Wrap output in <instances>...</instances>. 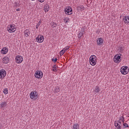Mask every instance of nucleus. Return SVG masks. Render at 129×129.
Instances as JSON below:
<instances>
[{"label":"nucleus","mask_w":129,"mask_h":129,"mask_svg":"<svg viewBox=\"0 0 129 129\" xmlns=\"http://www.w3.org/2000/svg\"><path fill=\"white\" fill-rule=\"evenodd\" d=\"M77 10L78 12H83L85 10V8L83 5H80L77 7Z\"/></svg>","instance_id":"nucleus-13"},{"label":"nucleus","mask_w":129,"mask_h":129,"mask_svg":"<svg viewBox=\"0 0 129 129\" xmlns=\"http://www.w3.org/2000/svg\"><path fill=\"white\" fill-rule=\"evenodd\" d=\"M95 91L96 92V93H98V92L100 91V90L99 89V87L98 86H96Z\"/></svg>","instance_id":"nucleus-25"},{"label":"nucleus","mask_w":129,"mask_h":129,"mask_svg":"<svg viewBox=\"0 0 129 129\" xmlns=\"http://www.w3.org/2000/svg\"><path fill=\"white\" fill-rule=\"evenodd\" d=\"M52 60L54 62V63H56V62H57V58H55L54 59H52Z\"/></svg>","instance_id":"nucleus-32"},{"label":"nucleus","mask_w":129,"mask_h":129,"mask_svg":"<svg viewBox=\"0 0 129 129\" xmlns=\"http://www.w3.org/2000/svg\"><path fill=\"white\" fill-rule=\"evenodd\" d=\"M40 25H41V21H39L37 25L36 28H38V27H39V26H40Z\"/></svg>","instance_id":"nucleus-33"},{"label":"nucleus","mask_w":129,"mask_h":129,"mask_svg":"<svg viewBox=\"0 0 129 129\" xmlns=\"http://www.w3.org/2000/svg\"><path fill=\"white\" fill-rule=\"evenodd\" d=\"M31 1H35V0H31Z\"/></svg>","instance_id":"nucleus-37"},{"label":"nucleus","mask_w":129,"mask_h":129,"mask_svg":"<svg viewBox=\"0 0 129 129\" xmlns=\"http://www.w3.org/2000/svg\"><path fill=\"white\" fill-rule=\"evenodd\" d=\"M16 11H17V12H20V9H17L16 10Z\"/></svg>","instance_id":"nucleus-35"},{"label":"nucleus","mask_w":129,"mask_h":129,"mask_svg":"<svg viewBox=\"0 0 129 129\" xmlns=\"http://www.w3.org/2000/svg\"><path fill=\"white\" fill-rule=\"evenodd\" d=\"M114 125L116 129H121V122L119 121H116L114 122Z\"/></svg>","instance_id":"nucleus-10"},{"label":"nucleus","mask_w":129,"mask_h":129,"mask_svg":"<svg viewBox=\"0 0 129 129\" xmlns=\"http://www.w3.org/2000/svg\"><path fill=\"white\" fill-rule=\"evenodd\" d=\"M50 10V6L48 4H46L44 6V11L45 12V13H47V12H49V10Z\"/></svg>","instance_id":"nucleus-17"},{"label":"nucleus","mask_w":129,"mask_h":129,"mask_svg":"<svg viewBox=\"0 0 129 129\" xmlns=\"http://www.w3.org/2000/svg\"><path fill=\"white\" fill-rule=\"evenodd\" d=\"M123 22L125 24H129V16H125L123 18Z\"/></svg>","instance_id":"nucleus-14"},{"label":"nucleus","mask_w":129,"mask_h":129,"mask_svg":"<svg viewBox=\"0 0 129 129\" xmlns=\"http://www.w3.org/2000/svg\"><path fill=\"white\" fill-rule=\"evenodd\" d=\"M0 105L2 107H6L8 104H7V103L5 102H3L0 104Z\"/></svg>","instance_id":"nucleus-21"},{"label":"nucleus","mask_w":129,"mask_h":129,"mask_svg":"<svg viewBox=\"0 0 129 129\" xmlns=\"http://www.w3.org/2000/svg\"><path fill=\"white\" fill-rule=\"evenodd\" d=\"M3 93H4V94L5 95H7L8 94V93H9V90L8 89V88H6L4 89L3 91Z\"/></svg>","instance_id":"nucleus-22"},{"label":"nucleus","mask_w":129,"mask_h":129,"mask_svg":"<svg viewBox=\"0 0 129 129\" xmlns=\"http://www.w3.org/2000/svg\"><path fill=\"white\" fill-rule=\"evenodd\" d=\"M97 45H99V46H101L102 44L103 43V39L101 38H99L97 40Z\"/></svg>","instance_id":"nucleus-16"},{"label":"nucleus","mask_w":129,"mask_h":129,"mask_svg":"<svg viewBox=\"0 0 129 129\" xmlns=\"http://www.w3.org/2000/svg\"><path fill=\"white\" fill-rule=\"evenodd\" d=\"M1 53L3 54V55H5L9 52V48H8L7 47H4L2 49L1 51Z\"/></svg>","instance_id":"nucleus-12"},{"label":"nucleus","mask_w":129,"mask_h":129,"mask_svg":"<svg viewBox=\"0 0 129 129\" xmlns=\"http://www.w3.org/2000/svg\"><path fill=\"white\" fill-rule=\"evenodd\" d=\"M15 61L17 64H21L24 61V58L21 55H17L15 58Z\"/></svg>","instance_id":"nucleus-8"},{"label":"nucleus","mask_w":129,"mask_h":129,"mask_svg":"<svg viewBox=\"0 0 129 129\" xmlns=\"http://www.w3.org/2000/svg\"><path fill=\"white\" fill-rule=\"evenodd\" d=\"M82 37H83V33H80L79 34H78V38L79 39H82Z\"/></svg>","instance_id":"nucleus-26"},{"label":"nucleus","mask_w":129,"mask_h":129,"mask_svg":"<svg viewBox=\"0 0 129 129\" xmlns=\"http://www.w3.org/2000/svg\"><path fill=\"white\" fill-rule=\"evenodd\" d=\"M38 97H39V94H38V92L36 91H32L30 93V97L31 99H33L35 100L38 98Z\"/></svg>","instance_id":"nucleus-6"},{"label":"nucleus","mask_w":129,"mask_h":129,"mask_svg":"<svg viewBox=\"0 0 129 129\" xmlns=\"http://www.w3.org/2000/svg\"><path fill=\"white\" fill-rule=\"evenodd\" d=\"M60 91V89H59V88H56L55 90V92H59Z\"/></svg>","instance_id":"nucleus-31"},{"label":"nucleus","mask_w":129,"mask_h":129,"mask_svg":"<svg viewBox=\"0 0 129 129\" xmlns=\"http://www.w3.org/2000/svg\"><path fill=\"white\" fill-rule=\"evenodd\" d=\"M129 72V69L127 66H122L120 69V73L122 75H126Z\"/></svg>","instance_id":"nucleus-3"},{"label":"nucleus","mask_w":129,"mask_h":129,"mask_svg":"<svg viewBox=\"0 0 129 129\" xmlns=\"http://www.w3.org/2000/svg\"><path fill=\"white\" fill-rule=\"evenodd\" d=\"M0 128H2V125H0Z\"/></svg>","instance_id":"nucleus-36"},{"label":"nucleus","mask_w":129,"mask_h":129,"mask_svg":"<svg viewBox=\"0 0 129 129\" xmlns=\"http://www.w3.org/2000/svg\"><path fill=\"white\" fill-rule=\"evenodd\" d=\"M119 120L120 121H122V122H124V117H123V115H122L119 117Z\"/></svg>","instance_id":"nucleus-23"},{"label":"nucleus","mask_w":129,"mask_h":129,"mask_svg":"<svg viewBox=\"0 0 129 129\" xmlns=\"http://www.w3.org/2000/svg\"><path fill=\"white\" fill-rule=\"evenodd\" d=\"M24 36L25 37H29L31 34V31H30V30L27 29H26L24 32Z\"/></svg>","instance_id":"nucleus-15"},{"label":"nucleus","mask_w":129,"mask_h":129,"mask_svg":"<svg viewBox=\"0 0 129 129\" xmlns=\"http://www.w3.org/2000/svg\"><path fill=\"white\" fill-rule=\"evenodd\" d=\"M64 13L66 15H69V16L72 15L73 14L72 8L70 7H66L64 9Z\"/></svg>","instance_id":"nucleus-7"},{"label":"nucleus","mask_w":129,"mask_h":129,"mask_svg":"<svg viewBox=\"0 0 129 129\" xmlns=\"http://www.w3.org/2000/svg\"><path fill=\"white\" fill-rule=\"evenodd\" d=\"M34 76L37 79H42L43 78V72L41 71H36L35 73Z\"/></svg>","instance_id":"nucleus-5"},{"label":"nucleus","mask_w":129,"mask_h":129,"mask_svg":"<svg viewBox=\"0 0 129 129\" xmlns=\"http://www.w3.org/2000/svg\"><path fill=\"white\" fill-rule=\"evenodd\" d=\"M17 30V27L14 24L8 25L7 26V31L9 33H14L16 32Z\"/></svg>","instance_id":"nucleus-2"},{"label":"nucleus","mask_w":129,"mask_h":129,"mask_svg":"<svg viewBox=\"0 0 129 129\" xmlns=\"http://www.w3.org/2000/svg\"><path fill=\"white\" fill-rule=\"evenodd\" d=\"M69 20H70V19L68 17H64L63 18V22L64 24H67V23H69Z\"/></svg>","instance_id":"nucleus-19"},{"label":"nucleus","mask_w":129,"mask_h":129,"mask_svg":"<svg viewBox=\"0 0 129 129\" xmlns=\"http://www.w3.org/2000/svg\"><path fill=\"white\" fill-rule=\"evenodd\" d=\"M123 125L124 127H128V124H127L126 123H125L124 122L123 123Z\"/></svg>","instance_id":"nucleus-30"},{"label":"nucleus","mask_w":129,"mask_h":129,"mask_svg":"<svg viewBox=\"0 0 129 129\" xmlns=\"http://www.w3.org/2000/svg\"><path fill=\"white\" fill-rule=\"evenodd\" d=\"M53 70L52 71H53L54 72H57V66H56V64H54L53 67Z\"/></svg>","instance_id":"nucleus-24"},{"label":"nucleus","mask_w":129,"mask_h":129,"mask_svg":"<svg viewBox=\"0 0 129 129\" xmlns=\"http://www.w3.org/2000/svg\"><path fill=\"white\" fill-rule=\"evenodd\" d=\"M73 129H79V124L75 123L74 124Z\"/></svg>","instance_id":"nucleus-20"},{"label":"nucleus","mask_w":129,"mask_h":129,"mask_svg":"<svg viewBox=\"0 0 129 129\" xmlns=\"http://www.w3.org/2000/svg\"><path fill=\"white\" fill-rule=\"evenodd\" d=\"M70 48V46H66L64 48H63V50L66 52V51H67L68 50H69V48Z\"/></svg>","instance_id":"nucleus-27"},{"label":"nucleus","mask_w":129,"mask_h":129,"mask_svg":"<svg viewBox=\"0 0 129 129\" xmlns=\"http://www.w3.org/2000/svg\"><path fill=\"white\" fill-rule=\"evenodd\" d=\"M38 2H39V3H44L45 2V0H38Z\"/></svg>","instance_id":"nucleus-34"},{"label":"nucleus","mask_w":129,"mask_h":129,"mask_svg":"<svg viewBox=\"0 0 129 129\" xmlns=\"http://www.w3.org/2000/svg\"><path fill=\"white\" fill-rule=\"evenodd\" d=\"M113 61L114 63H119L121 62V54H116L114 56Z\"/></svg>","instance_id":"nucleus-4"},{"label":"nucleus","mask_w":129,"mask_h":129,"mask_svg":"<svg viewBox=\"0 0 129 129\" xmlns=\"http://www.w3.org/2000/svg\"><path fill=\"white\" fill-rule=\"evenodd\" d=\"M3 61L4 64H8L9 63V57L8 56H5L3 58Z\"/></svg>","instance_id":"nucleus-18"},{"label":"nucleus","mask_w":129,"mask_h":129,"mask_svg":"<svg viewBox=\"0 0 129 129\" xmlns=\"http://www.w3.org/2000/svg\"><path fill=\"white\" fill-rule=\"evenodd\" d=\"M64 53H65V51L62 49L59 52L60 56H63L64 54Z\"/></svg>","instance_id":"nucleus-28"},{"label":"nucleus","mask_w":129,"mask_h":129,"mask_svg":"<svg viewBox=\"0 0 129 129\" xmlns=\"http://www.w3.org/2000/svg\"><path fill=\"white\" fill-rule=\"evenodd\" d=\"M51 27L52 28H55V27H57V24L55 23H52V24H51Z\"/></svg>","instance_id":"nucleus-29"},{"label":"nucleus","mask_w":129,"mask_h":129,"mask_svg":"<svg viewBox=\"0 0 129 129\" xmlns=\"http://www.w3.org/2000/svg\"><path fill=\"white\" fill-rule=\"evenodd\" d=\"M96 56L93 55H91L90 58H89V62L90 64L92 65V66H95L96 65Z\"/></svg>","instance_id":"nucleus-1"},{"label":"nucleus","mask_w":129,"mask_h":129,"mask_svg":"<svg viewBox=\"0 0 129 129\" xmlns=\"http://www.w3.org/2000/svg\"><path fill=\"white\" fill-rule=\"evenodd\" d=\"M7 75V72L5 70H0V79L4 78Z\"/></svg>","instance_id":"nucleus-11"},{"label":"nucleus","mask_w":129,"mask_h":129,"mask_svg":"<svg viewBox=\"0 0 129 129\" xmlns=\"http://www.w3.org/2000/svg\"><path fill=\"white\" fill-rule=\"evenodd\" d=\"M36 42L37 43H43L44 42V36L42 35H39L36 37Z\"/></svg>","instance_id":"nucleus-9"}]
</instances>
